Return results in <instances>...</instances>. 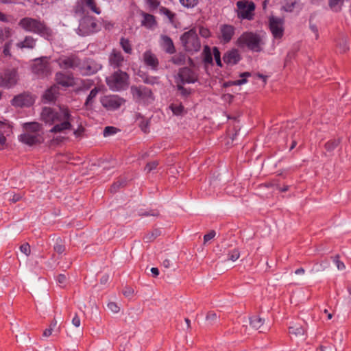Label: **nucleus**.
<instances>
[{"mask_svg":"<svg viewBox=\"0 0 351 351\" xmlns=\"http://www.w3.org/2000/svg\"><path fill=\"white\" fill-rule=\"evenodd\" d=\"M40 117L46 124L52 126L49 131L53 134L48 142L49 147H56L62 144L66 139L64 135L73 130V117L66 106L44 107Z\"/></svg>","mask_w":351,"mask_h":351,"instance_id":"obj_1","label":"nucleus"},{"mask_svg":"<svg viewBox=\"0 0 351 351\" xmlns=\"http://www.w3.org/2000/svg\"><path fill=\"white\" fill-rule=\"evenodd\" d=\"M24 133L19 137L20 141L28 145L40 144L43 142L42 125L37 122L26 123L23 125Z\"/></svg>","mask_w":351,"mask_h":351,"instance_id":"obj_2","label":"nucleus"},{"mask_svg":"<svg viewBox=\"0 0 351 351\" xmlns=\"http://www.w3.org/2000/svg\"><path fill=\"white\" fill-rule=\"evenodd\" d=\"M19 25L27 32L39 34L47 39H49L53 35L52 30L44 21L39 19L24 17L20 20Z\"/></svg>","mask_w":351,"mask_h":351,"instance_id":"obj_3","label":"nucleus"},{"mask_svg":"<svg viewBox=\"0 0 351 351\" xmlns=\"http://www.w3.org/2000/svg\"><path fill=\"white\" fill-rule=\"evenodd\" d=\"M237 45L241 47H247L249 49L258 52L261 51L264 42L260 35L256 33L244 32L238 38Z\"/></svg>","mask_w":351,"mask_h":351,"instance_id":"obj_4","label":"nucleus"},{"mask_svg":"<svg viewBox=\"0 0 351 351\" xmlns=\"http://www.w3.org/2000/svg\"><path fill=\"white\" fill-rule=\"evenodd\" d=\"M181 41L185 49L188 51L193 52L200 49L201 43L195 29L184 32L181 36Z\"/></svg>","mask_w":351,"mask_h":351,"instance_id":"obj_5","label":"nucleus"},{"mask_svg":"<svg viewBox=\"0 0 351 351\" xmlns=\"http://www.w3.org/2000/svg\"><path fill=\"white\" fill-rule=\"evenodd\" d=\"M128 75L125 72L118 71L106 78L109 88L112 90H120L128 86Z\"/></svg>","mask_w":351,"mask_h":351,"instance_id":"obj_6","label":"nucleus"},{"mask_svg":"<svg viewBox=\"0 0 351 351\" xmlns=\"http://www.w3.org/2000/svg\"><path fill=\"white\" fill-rule=\"evenodd\" d=\"M100 29L99 25L95 17L86 15L80 22L78 34L81 36H87L95 33Z\"/></svg>","mask_w":351,"mask_h":351,"instance_id":"obj_7","label":"nucleus"},{"mask_svg":"<svg viewBox=\"0 0 351 351\" xmlns=\"http://www.w3.org/2000/svg\"><path fill=\"white\" fill-rule=\"evenodd\" d=\"M131 93L134 99L141 103L148 104L154 100L152 90L143 86H132Z\"/></svg>","mask_w":351,"mask_h":351,"instance_id":"obj_8","label":"nucleus"},{"mask_svg":"<svg viewBox=\"0 0 351 351\" xmlns=\"http://www.w3.org/2000/svg\"><path fill=\"white\" fill-rule=\"evenodd\" d=\"M237 6L239 18L248 20L253 19L256 8L254 3L247 0H241L237 1Z\"/></svg>","mask_w":351,"mask_h":351,"instance_id":"obj_9","label":"nucleus"},{"mask_svg":"<svg viewBox=\"0 0 351 351\" xmlns=\"http://www.w3.org/2000/svg\"><path fill=\"white\" fill-rule=\"evenodd\" d=\"M56 62L60 68L64 69H79L80 66V59L75 54L60 56L56 60Z\"/></svg>","mask_w":351,"mask_h":351,"instance_id":"obj_10","label":"nucleus"},{"mask_svg":"<svg viewBox=\"0 0 351 351\" xmlns=\"http://www.w3.org/2000/svg\"><path fill=\"white\" fill-rule=\"evenodd\" d=\"M32 72L38 76L45 77L51 73V67L47 57L36 59L32 65Z\"/></svg>","mask_w":351,"mask_h":351,"instance_id":"obj_11","label":"nucleus"},{"mask_svg":"<svg viewBox=\"0 0 351 351\" xmlns=\"http://www.w3.org/2000/svg\"><path fill=\"white\" fill-rule=\"evenodd\" d=\"M197 73L191 68L183 67L179 69L176 82L182 84L194 83L197 80Z\"/></svg>","mask_w":351,"mask_h":351,"instance_id":"obj_12","label":"nucleus"},{"mask_svg":"<svg viewBox=\"0 0 351 351\" xmlns=\"http://www.w3.org/2000/svg\"><path fill=\"white\" fill-rule=\"evenodd\" d=\"M125 100L117 95H107L101 99L102 106L108 110H114L121 107Z\"/></svg>","mask_w":351,"mask_h":351,"instance_id":"obj_13","label":"nucleus"},{"mask_svg":"<svg viewBox=\"0 0 351 351\" xmlns=\"http://www.w3.org/2000/svg\"><path fill=\"white\" fill-rule=\"evenodd\" d=\"M269 29L276 39H280L284 34L283 21L281 19L271 16L269 19Z\"/></svg>","mask_w":351,"mask_h":351,"instance_id":"obj_14","label":"nucleus"},{"mask_svg":"<svg viewBox=\"0 0 351 351\" xmlns=\"http://www.w3.org/2000/svg\"><path fill=\"white\" fill-rule=\"evenodd\" d=\"M101 69V65L95 62L93 60L86 59L82 62L80 60V66L78 70L82 75H92Z\"/></svg>","mask_w":351,"mask_h":351,"instance_id":"obj_15","label":"nucleus"},{"mask_svg":"<svg viewBox=\"0 0 351 351\" xmlns=\"http://www.w3.org/2000/svg\"><path fill=\"white\" fill-rule=\"evenodd\" d=\"M34 99L32 95L27 93H23L15 96L11 103L15 107L29 106L33 104Z\"/></svg>","mask_w":351,"mask_h":351,"instance_id":"obj_16","label":"nucleus"},{"mask_svg":"<svg viewBox=\"0 0 351 351\" xmlns=\"http://www.w3.org/2000/svg\"><path fill=\"white\" fill-rule=\"evenodd\" d=\"M1 84L2 86L10 88L16 84L17 82V74L14 69L7 70L1 77Z\"/></svg>","mask_w":351,"mask_h":351,"instance_id":"obj_17","label":"nucleus"},{"mask_svg":"<svg viewBox=\"0 0 351 351\" xmlns=\"http://www.w3.org/2000/svg\"><path fill=\"white\" fill-rule=\"evenodd\" d=\"M125 59L122 53L117 49H113L109 56V62L110 66L114 68L123 66Z\"/></svg>","mask_w":351,"mask_h":351,"instance_id":"obj_18","label":"nucleus"},{"mask_svg":"<svg viewBox=\"0 0 351 351\" xmlns=\"http://www.w3.org/2000/svg\"><path fill=\"white\" fill-rule=\"evenodd\" d=\"M143 57L145 65L149 66L153 70L157 69L159 62L154 53L151 51H147L143 53Z\"/></svg>","mask_w":351,"mask_h":351,"instance_id":"obj_19","label":"nucleus"},{"mask_svg":"<svg viewBox=\"0 0 351 351\" xmlns=\"http://www.w3.org/2000/svg\"><path fill=\"white\" fill-rule=\"evenodd\" d=\"M223 60L228 64H236L240 60V55L237 49H232L224 53Z\"/></svg>","mask_w":351,"mask_h":351,"instance_id":"obj_20","label":"nucleus"},{"mask_svg":"<svg viewBox=\"0 0 351 351\" xmlns=\"http://www.w3.org/2000/svg\"><path fill=\"white\" fill-rule=\"evenodd\" d=\"M59 88L57 85H53L48 88L43 96L45 102L54 101L58 96Z\"/></svg>","mask_w":351,"mask_h":351,"instance_id":"obj_21","label":"nucleus"},{"mask_svg":"<svg viewBox=\"0 0 351 351\" xmlns=\"http://www.w3.org/2000/svg\"><path fill=\"white\" fill-rule=\"evenodd\" d=\"M73 77L71 75L66 74L63 72H58L56 74V81L58 84L63 86H69L73 84Z\"/></svg>","mask_w":351,"mask_h":351,"instance_id":"obj_22","label":"nucleus"},{"mask_svg":"<svg viewBox=\"0 0 351 351\" xmlns=\"http://www.w3.org/2000/svg\"><path fill=\"white\" fill-rule=\"evenodd\" d=\"M221 39L224 43H228L234 34V28L232 25H224L221 27Z\"/></svg>","mask_w":351,"mask_h":351,"instance_id":"obj_23","label":"nucleus"},{"mask_svg":"<svg viewBox=\"0 0 351 351\" xmlns=\"http://www.w3.org/2000/svg\"><path fill=\"white\" fill-rule=\"evenodd\" d=\"M162 47L168 53L172 54L175 53L176 49L172 40L167 36L163 35L161 36Z\"/></svg>","mask_w":351,"mask_h":351,"instance_id":"obj_24","label":"nucleus"},{"mask_svg":"<svg viewBox=\"0 0 351 351\" xmlns=\"http://www.w3.org/2000/svg\"><path fill=\"white\" fill-rule=\"evenodd\" d=\"M36 40L32 36H27L25 38L23 41L19 42L16 44L19 48H29L34 49L36 45Z\"/></svg>","mask_w":351,"mask_h":351,"instance_id":"obj_25","label":"nucleus"},{"mask_svg":"<svg viewBox=\"0 0 351 351\" xmlns=\"http://www.w3.org/2000/svg\"><path fill=\"white\" fill-rule=\"evenodd\" d=\"M127 178L125 176H121L111 186L110 191L112 193H116L119 189L125 186L127 184Z\"/></svg>","mask_w":351,"mask_h":351,"instance_id":"obj_26","label":"nucleus"},{"mask_svg":"<svg viewBox=\"0 0 351 351\" xmlns=\"http://www.w3.org/2000/svg\"><path fill=\"white\" fill-rule=\"evenodd\" d=\"M306 332V328L300 324H296L289 327V332L295 336L304 335Z\"/></svg>","mask_w":351,"mask_h":351,"instance_id":"obj_27","label":"nucleus"},{"mask_svg":"<svg viewBox=\"0 0 351 351\" xmlns=\"http://www.w3.org/2000/svg\"><path fill=\"white\" fill-rule=\"evenodd\" d=\"M143 20L142 21V24L144 26L148 28H151L156 25V21L155 17L153 15L147 13H143Z\"/></svg>","mask_w":351,"mask_h":351,"instance_id":"obj_28","label":"nucleus"},{"mask_svg":"<svg viewBox=\"0 0 351 351\" xmlns=\"http://www.w3.org/2000/svg\"><path fill=\"white\" fill-rule=\"evenodd\" d=\"M83 4L90 10L97 14L101 13V10L97 7L95 0H82Z\"/></svg>","mask_w":351,"mask_h":351,"instance_id":"obj_29","label":"nucleus"},{"mask_svg":"<svg viewBox=\"0 0 351 351\" xmlns=\"http://www.w3.org/2000/svg\"><path fill=\"white\" fill-rule=\"evenodd\" d=\"M100 89L97 87H95L91 90L88 96L86 98L85 106L86 108H90L93 104L94 99L99 92Z\"/></svg>","mask_w":351,"mask_h":351,"instance_id":"obj_30","label":"nucleus"},{"mask_svg":"<svg viewBox=\"0 0 351 351\" xmlns=\"http://www.w3.org/2000/svg\"><path fill=\"white\" fill-rule=\"evenodd\" d=\"M206 321L208 325L213 326L219 322V317L216 313L209 311L206 315Z\"/></svg>","mask_w":351,"mask_h":351,"instance_id":"obj_31","label":"nucleus"},{"mask_svg":"<svg viewBox=\"0 0 351 351\" xmlns=\"http://www.w3.org/2000/svg\"><path fill=\"white\" fill-rule=\"evenodd\" d=\"M53 250L59 254H61L64 252V241L60 237H58L56 239V242L53 245Z\"/></svg>","mask_w":351,"mask_h":351,"instance_id":"obj_32","label":"nucleus"},{"mask_svg":"<svg viewBox=\"0 0 351 351\" xmlns=\"http://www.w3.org/2000/svg\"><path fill=\"white\" fill-rule=\"evenodd\" d=\"M170 109L175 115H181L184 111V107L181 103L175 102L170 105Z\"/></svg>","mask_w":351,"mask_h":351,"instance_id":"obj_33","label":"nucleus"},{"mask_svg":"<svg viewBox=\"0 0 351 351\" xmlns=\"http://www.w3.org/2000/svg\"><path fill=\"white\" fill-rule=\"evenodd\" d=\"M264 319L258 316L254 315L250 318V324L255 329H258L263 324Z\"/></svg>","mask_w":351,"mask_h":351,"instance_id":"obj_34","label":"nucleus"},{"mask_svg":"<svg viewBox=\"0 0 351 351\" xmlns=\"http://www.w3.org/2000/svg\"><path fill=\"white\" fill-rule=\"evenodd\" d=\"M161 234V231L158 229H155L152 232L147 233L145 237L144 240L147 243H149L153 241L155 239L159 237Z\"/></svg>","mask_w":351,"mask_h":351,"instance_id":"obj_35","label":"nucleus"},{"mask_svg":"<svg viewBox=\"0 0 351 351\" xmlns=\"http://www.w3.org/2000/svg\"><path fill=\"white\" fill-rule=\"evenodd\" d=\"M120 45L125 53H129V54H130L132 53V49L130 42L128 39L125 38H121L120 40Z\"/></svg>","mask_w":351,"mask_h":351,"instance_id":"obj_36","label":"nucleus"},{"mask_svg":"<svg viewBox=\"0 0 351 351\" xmlns=\"http://www.w3.org/2000/svg\"><path fill=\"white\" fill-rule=\"evenodd\" d=\"M339 139H332L326 143L324 147L328 152H332L339 145Z\"/></svg>","mask_w":351,"mask_h":351,"instance_id":"obj_37","label":"nucleus"},{"mask_svg":"<svg viewBox=\"0 0 351 351\" xmlns=\"http://www.w3.org/2000/svg\"><path fill=\"white\" fill-rule=\"evenodd\" d=\"M12 35L11 29L8 27L1 28L0 27V42H3L5 40L10 38Z\"/></svg>","mask_w":351,"mask_h":351,"instance_id":"obj_38","label":"nucleus"},{"mask_svg":"<svg viewBox=\"0 0 351 351\" xmlns=\"http://www.w3.org/2000/svg\"><path fill=\"white\" fill-rule=\"evenodd\" d=\"M204 61L206 64H213V54L208 46H206L204 49Z\"/></svg>","mask_w":351,"mask_h":351,"instance_id":"obj_39","label":"nucleus"},{"mask_svg":"<svg viewBox=\"0 0 351 351\" xmlns=\"http://www.w3.org/2000/svg\"><path fill=\"white\" fill-rule=\"evenodd\" d=\"M138 215L139 216H142V217H148V216L158 217L159 215V212L157 210H149L147 211H144L142 209H141L138 210Z\"/></svg>","mask_w":351,"mask_h":351,"instance_id":"obj_40","label":"nucleus"},{"mask_svg":"<svg viewBox=\"0 0 351 351\" xmlns=\"http://www.w3.org/2000/svg\"><path fill=\"white\" fill-rule=\"evenodd\" d=\"M57 325V321L56 319H53L49 326L48 328H46L43 334V336L45 337H48L52 334V331L53 330L54 328Z\"/></svg>","mask_w":351,"mask_h":351,"instance_id":"obj_41","label":"nucleus"},{"mask_svg":"<svg viewBox=\"0 0 351 351\" xmlns=\"http://www.w3.org/2000/svg\"><path fill=\"white\" fill-rule=\"evenodd\" d=\"M119 130L113 126H107L104 130V136L108 137L115 134Z\"/></svg>","mask_w":351,"mask_h":351,"instance_id":"obj_42","label":"nucleus"},{"mask_svg":"<svg viewBox=\"0 0 351 351\" xmlns=\"http://www.w3.org/2000/svg\"><path fill=\"white\" fill-rule=\"evenodd\" d=\"M143 81L145 84L154 85L159 83V78L158 77L146 75L143 78Z\"/></svg>","mask_w":351,"mask_h":351,"instance_id":"obj_43","label":"nucleus"},{"mask_svg":"<svg viewBox=\"0 0 351 351\" xmlns=\"http://www.w3.org/2000/svg\"><path fill=\"white\" fill-rule=\"evenodd\" d=\"M240 257V252L237 248H235L228 253V260L236 261Z\"/></svg>","mask_w":351,"mask_h":351,"instance_id":"obj_44","label":"nucleus"},{"mask_svg":"<svg viewBox=\"0 0 351 351\" xmlns=\"http://www.w3.org/2000/svg\"><path fill=\"white\" fill-rule=\"evenodd\" d=\"M250 75H251L250 73H249V72H244V73H241V75H240L241 77H243V78L241 79V80H236V81L233 82L232 84L233 85H237V86L238 85L243 84L247 82L246 77H249Z\"/></svg>","mask_w":351,"mask_h":351,"instance_id":"obj_45","label":"nucleus"},{"mask_svg":"<svg viewBox=\"0 0 351 351\" xmlns=\"http://www.w3.org/2000/svg\"><path fill=\"white\" fill-rule=\"evenodd\" d=\"M139 127L145 133L148 132L149 130V121L147 119L143 118L139 123Z\"/></svg>","mask_w":351,"mask_h":351,"instance_id":"obj_46","label":"nucleus"},{"mask_svg":"<svg viewBox=\"0 0 351 351\" xmlns=\"http://www.w3.org/2000/svg\"><path fill=\"white\" fill-rule=\"evenodd\" d=\"M158 162L157 160H153V161H151V162H149L147 163L145 167V171L147 172V173H149L151 172L152 170L156 169V167H158Z\"/></svg>","mask_w":351,"mask_h":351,"instance_id":"obj_47","label":"nucleus"},{"mask_svg":"<svg viewBox=\"0 0 351 351\" xmlns=\"http://www.w3.org/2000/svg\"><path fill=\"white\" fill-rule=\"evenodd\" d=\"M178 90L180 91V94L184 97L188 96L190 94L189 90L185 88L183 86L184 84L180 83L179 81L176 82Z\"/></svg>","mask_w":351,"mask_h":351,"instance_id":"obj_48","label":"nucleus"},{"mask_svg":"<svg viewBox=\"0 0 351 351\" xmlns=\"http://www.w3.org/2000/svg\"><path fill=\"white\" fill-rule=\"evenodd\" d=\"M213 56L215 58L217 66H222V63L221 60V53L217 47L213 48Z\"/></svg>","mask_w":351,"mask_h":351,"instance_id":"obj_49","label":"nucleus"},{"mask_svg":"<svg viewBox=\"0 0 351 351\" xmlns=\"http://www.w3.org/2000/svg\"><path fill=\"white\" fill-rule=\"evenodd\" d=\"M180 2L184 7L193 8L197 4L198 0H180Z\"/></svg>","mask_w":351,"mask_h":351,"instance_id":"obj_50","label":"nucleus"},{"mask_svg":"<svg viewBox=\"0 0 351 351\" xmlns=\"http://www.w3.org/2000/svg\"><path fill=\"white\" fill-rule=\"evenodd\" d=\"M20 251L25 254V256H28L30 254L31 252V248L30 245L28 243H25L22 244L20 247Z\"/></svg>","mask_w":351,"mask_h":351,"instance_id":"obj_51","label":"nucleus"},{"mask_svg":"<svg viewBox=\"0 0 351 351\" xmlns=\"http://www.w3.org/2000/svg\"><path fill=\"white\" fill-rule=\"evenodd\" d=\"M185 57L184 55L179 54L172 58V62L176 64H182L184 62Z\"/></svg>","mask_w":351,"mask_h":351,"instance_id":"obj_52","label":"nucleus"},{"mask_svg":"<svg viewBox=\"0 0 351 351\" xmlns=\"http://www.w3.org/2000/svg\"><path fill=\"white\" fill-rule=\"evenodd\" d=\"M332 258L334 263L336 265L339 270H343L345 269V265L343 262L340 261L339 256L338 254L335 255Z\"/></svg>","mask_w":351,"mask_h":351,"instance_id":"obj_53","label":"nucleus"},{"mask_svg":"<svg viewBox=\"0 0 351 351\" xmlns=\"http://www.w3.org/2000/svg\"><path fill=\"white\" fill-rule=\"evenodd\" d=\"M85 129L82 125H80L76 130H73V134L76 138H82L84 135Z\"/></svg>","mask_w":351,"mask_h":351,"instance_id":"obj_54","label":"nucleus"},{"mask_svg":"<svg viewBox=\"0 0 351 351\" xmlns=\"http://www.w3.org/2000/svg\"><path fill=\"white\" fill-rule=\"evenodd\" d=\"M56 281L60 286H63L66 282V277L64 274H60L57 276Z\"/></svg>","mask_w":351,"mask_h":351,"instance_id":"obj_55","label":"nucleus"},{"mask_svg":"<svg viewBox=\"0 0 351 351\" xmlns=\"http://www.w3.org/2000/svg\"><path fill=\"white\" fill-rule=\"evenodd\" d=\"M146 2L151 10L156 9L160 4V2L158 0H146Z\"/></svg>","mask_w":351,"mask_h":351,"instance_id":"obj_56","label":"nucleus"},{"mask_svg":"<svg viewBox=\"0 0 351 351\" xmlns=\"http://www.w3.org/2000/svg\"><path fill=\"white\" fill-rule=\"evenodd\" d=\"M216 235V232L215 230H210L208 233L206 234L204 236V243H206L213 239L215 236Z\"/></svg>","mask_w":351,"mask_h":351,"instance_id":"obj_57","label":"nucleus"},{"mask_svg":"<svg viewBox=\"0 0 351 351\" xmlns=\"http://www.w3.org/2000/svg\"><path fill=\"white\" fill-rule=\"evenodd\" d=\"M11 45V41H9L5 44L3 53L5 56H10Z\"/></svg>","mask_w":351,"mask_h":351,"instance_id":"obj_58","label":"nucleus"},{"mask_svg":"<svg viewBox=\"0 0 351 351\" xmlns=\"http://www.w3.org/2000/svg\"><path fill=\"white\" fill-rule=\"evenodd\" d=\"M108 308L114 313L119 311V307L115 302H111L108 304Z\"/></svg>","mask_w":351,"mask_h":351,"instance_id":"obj_59","label":"nucleus"},{"mask_svg":"<svg viewBox=\"0 0 351 351\" xmlns=\"http://www.w3.org/2000/svg\"><path fill=\"white\" fill-rule=\"evenodd\" d=\"M134 293V290L132 288L130 287H125L123 290V294L125 296V297H130L133 295Z\"/></svg>","mask_w":351,"mask_h":351,"instance_id":"obj_60","label":"nucleus"},{"mask_svg":"<svg viewBox=\"0 0 351 351\" xmlns=\"http://www.w3.org/2000/svg\"><path fill=\"white\" fill-rule=\"evenodd\" d=\"M337 47H338L339 51L340 53H345L346 51H347L348 50V47L346 41H343V45L339 44L337 45Z\"/></svg>","mask_w":351,"mask_h":351,"instance_id":"obj_61","label":"nucleus"},{"mask_svg":"<svg viewBox=\"0 0 351 351\" xmlns=\"http://www.w3.org/2000/svg\"><path fill=\"white\" fill-rule=\"evenodd\" d=\"M80 323H81V321H80L79 316L77 314H75V316L72 319V324L75 327H79L80 326Z\"/></svg>","mask_w":351,"mask_h":351,"instance_id":"obj_62","label":"nucleus"},{"mask_svg":"<svg viewBox=\"0 0 351 351\" xmlns=\"http://www.w3.org/2000/svg\"><path fill=\"white\" fill-rule=\"evenodd\" d=\"M199 34L202 36L204 37V38H207L210 35V32L208 29L206 28H204V27H201L199 29Z\"/></svg>","mask_w":351,"mask_h":351,"instance_id":"obj_63","label":"nucleus"},{"mask_svg":"<svg viewBox=\"0 0 351 351\" xmlns=\"http://www.w3.org/2000/svg\"><path fill=\"white\" fill-rule=\"evenodd\" d=\"M310 29L315 34V39H318L319 33H318V29H317V26L315 25H311Z\"/></svg>","mask_w":351,"mask_h":351,"instance_id":"obj_64","label":"nucleus"}]
</instances>
